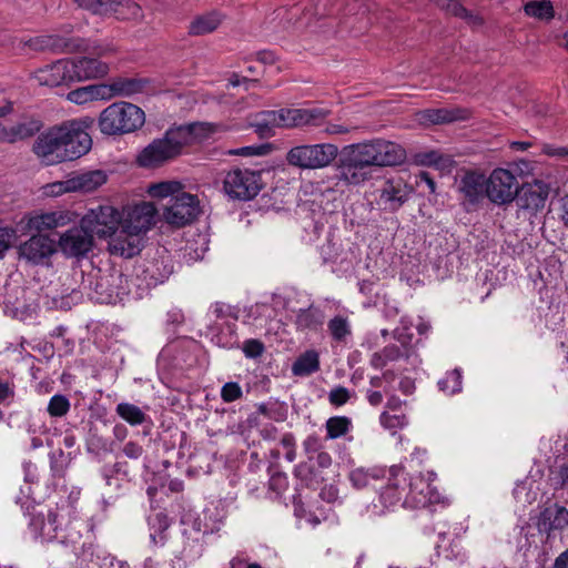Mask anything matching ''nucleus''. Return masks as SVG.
<instances>
[{"label": "nucleus", "mask_w": 568, "mask_h": 568, "mask_svg": "<svg viewBox=\"0 0 568 568\" xmlns=\"http://www.w3.org/2000/svg\"><path fill=\"white\" fill-rule=\"evenodd\" d=\"M323 500L334 503L338 499V489L333 485L324 486L320 493Z\"/></svg>", "instance_id": "obj_62"}, {"label": "nucleus", "mask_w": 568, "mask_h": 568, "mask_svg": "<svg viewBox=\"0 0 568 568\" xmlns=\"http://www.w3.org/2000/svg\"><path fill=\"white\" fill-rule=\"evenodd\" d=\"M222 20V16L216 11L197 16L190 23L189 33L192 36H204L211 33L219 28Z\"/></svg>", "instance_id": "obj_33"}, {"label": "nucleus", "mask_w": 568, "mask_h": 568, "mask_svg": "<svg viewBox=\"0 0 568 568\" xmlns=\"http://www.w3.org/2000/svg\"><path fill=\"white\" fill-rule=\"evenodd\" d=\"M81 8L90 10L94 14L106 16L108 14V6L109 0H73Z\"/></svg>", "instance_id": "obj_50"}, {"label": "nucleus", "mask_w": 568, "mask_h": 568, "mask_svg": "<svg viewBox=\"0 0 568 568\" xmlns=\"http://www.w3.org/2000/svg\"><path fill=\"white\" fill-rule=\"evenodd\" d=\"M71 404L67 396L62 394L53 395L47 407V412L51 417L58 418L63 417L70 410Z\"/></svg>", "instance_id": "obj_45"}, {"label": "nucleus", "mask_w": 568, "mask_h": 568, "mask_svg": "<svg viewBox=\"0 0 568 568\" xmlns=\"http://www.w3.org/2000/svg\"><path fill=\"white\" fill-rule=\"evenodd\" d=\"M337 155L338 148L333 143L301 144L288 150L286 161L302 170H320L329 166Z\"/></svg>", "instance_id": "obj_6"}, {"label": "nucleus", "mask_w": 568, "mask_h": 568, "mask_svg": "<svg viewBox=\"0 0 568 568\" xmlns=\"http://www.w3.org/2000/svg\"><path fill=\"white\" fill-rule=\"evenodd\" d=\"M77 215L69 210H55L49 212L34 213L28 219L29 230L43 232L57 227L67 226L73 223Z\"/></svg>", "instance_id": "obj_20"}, {"label": "nucleus", "mask_w": 568, "mask_h": 568, "mask_svg": "<svg viewBox=\"0 0 568 568\" xmlns=\"http://www.w3.org/2000/svg\"><path fill=\"white\" fill-rule=\"evenodd\" d=\"M242 349L246 357L256 358L263 354L264 345L261 341L252 338L244 342Z\"/></svg>", "instance_id": "obj_52"}, {"label": "nucleus", "mask_w": 568, "mask_h": 568, "mask_svg": "<svg viewBox=\"0 0 568 568\" xmlns=\"http://www.w3.org/2000/svg\"><path fill=\"white\" fill-rule=\"evenodd\" d=\"M64 133L68 134L63 144L64 152L60 159L73 161L90 151L92 139L80 122L70 121L64 123Z\"/></svg>", "instance_id": "obj_16"}, {"label": "nucleus", "mask_w": 568, "mask_h": 568, "mask_svg": "<svg viewBox=\"0 0 568 568\" xmlns=\"http://www.w3.org/2000/svg\"><path fill=\"white\" fill-rule=\"evenodd\" d=\"M12 234L13 231L11 229L0 227V258L3 257L4 253L10 247Z\"/></svg>", "instance_id": "obj_58"}, {"label": "nucleus", "mask_w": 568, "mask_h": 568, "mask_svg": "<svg viewBox=\"0 0 568 568\" xmlns=\"http://www.w3.org/2000/svg\"><path fill=\"white\" fill-rule=\"evenodd\" d=\"M387 483L381 487L379 501L384 508L403 506L408 488V474L400 466H392L386 470Z\"/></svg>", "instance_id": "obj_13"}, {"label": "nucleus", "mask_w": 568, "mask_h": 568, "mask_svg": "<svg viewBox=\"0 0 568 568\" xmlns=\"http://www.w3.org/2000/svg\"><path fill=\"white\" fill-rule=\"evenodd\" d=\"M55 251L57 242L43 234L31 236L19 247L20 255L34 264L50 257Z\"/></svg>", "instance_id": "obj_22"}, {"label": "nucleus", "mask_w": 568, "mask_h": 568, "mask_svg": "<svg viewBox=\"0 0 568 568\" xmlns=\"http://www.w3.org/2000/svg\"><path fill=\"white\" fill-rule=\"evenodd\" d=\"M71 69V59H60L38 69L33 73V78L40 85L50 88L69 85L74 83Z\"/></svg>", "instance_id": "obj_17"}, {"label": "nucleus", "mask_w": 568, "mask_h": 568, "mask_svg": "<svg viewBox=\"0 0 568 568\" xmlns=\"http://www.w3.org/2000/svg\"><path fill=\"white\" fill-rule=\"evenodd\" d=\"M190 130L184 126L166 131L162 139L150 143L138 156V163L144 168H154L180 154L187 143Z\"/></svg>", "instance_id": "obj_5"}, {"label": "nucleus", "mask_w": 568, "mask_h": 568, "mask_svg": "<svg viewBox=\"0 0 568 568\" xmlns=\"http://www.w3.org/2000/svg\"><path fill=\"white\" fill-rule=\"evenodd\" d=\"M410 195V189L400 180H387L381 191L378 205L388 212L398 211L406 203Z\"/></svg>", "instance_id": "obj_21"}, {"label": "nucleus", "mask_w": 568, "mask_h": 568, "mask_svg": "<svg viewBox=\"0 0 568 568\" xmlns=\"http://www.w3.org/2000/svg\"><path fill=\"white\" fill-rule=\"evenodd\" d=\"M320 354L315 349L302 353L292 365L294 376H310L320 369Z\"/></svg>", "instance_id": "obj_31"}, {"label": "nucleus", "mask_w": 568, "mask_h": 568, "mask_svg": "<svg viewBox=\"0 0 568 568\" xmlns=\"http://www.w3.org/2000/svg\"><path fill=\"white\" fill-rule=\"evenodd\" d=\"M184 189L183 184L179 181H162L159 183L150 184L146 189L148 194L151 197L174 199Z\"/></svg>", "instance_id": "obj_37"}, {"label": "nucleus", "mask_w": 568, "mask_h": 568, "mask_svg": "<svg viewBox=\"0 0 568 568\" xmlns=\"http://www.w3.org/2000/svg\"><path fill=\"white\" fill-rule=\"evenodd\" d=\"M329 111L323 109H296L284 108L280 110H272L262 112L260 119L255 123L256 131L264 134L271 132L274 128H297V126H318Z\"/></svg>", "instance_id": "obj_2"}, {"label": "nucleus", "mask_w": 568, "mask_h": 568, "mask_svg": "<svg viewBox=\"0 0 568 568\" xmlns=\"http://www.w3.org/2000/svg\"><path fill=\"white\" fill-rule=\"evenodd\" d=\"M223 190L232 200L250 201L262 190L261 174L248 169H233L224 176Z\"/></svg>", "instance_id": "obj_7"}, {"label": "nucleus", "mask_w": 568, "mask_h": 568, "mask_svg": "<svg viewBox=\"0 0 568 568\" xmlns=\"http://www.w3.org/2000/svg\"><path fill=\"white\" fill-rule=\"evenodd\" d=\"M416 183H417V185H419L422 183L426 184L429 193H432V194H434L436 192V183L428 172H425V171L420 172L416 176Z\"/></svg>", "instance_id": "obj_61"}, {"label": "nucleus", "mask_w": 568, "mask_h": 568, "mask_svg": "<svg viewBox=\"0 0 568 568\" xmlns=\"http://www.w3.org/2000/svg\"><path fill=\"white\" fill-rule=\"evenodd\" d=\"M41 126L42 123L36 119L23 120L10 128L0 124V142L16 143L31 138L40 131Z\"/></svg>", "instance_id": "obj_26"}, {"label": "nucleus", "mask_w": 568, "mask_h": 568, "mask_svg": "<svg viewBox=\"0 0 568 568\" xmlns=\"http://www.w3.org/2000/svg\"><path fill=\"white\" fill-rule=\"evenodd\" d=\"M486 189V178L484 174L470 171L466 172L459 182V192L470 202H478Z\"/></svg>", "instance_id": "obj_27"}, {"label": "nucleus", "mask_w": 568, "mask_h": 568, "mask_svg": "<svg viewBox=\"0 0 568 568\" xmlns=\"http://www.w3.org/2000/svg\"><path fill=\"white\" fill-rule=\"evenodd\" d=\"M558 217L568 229V194L562 195L558 200Z\"/></svg>", "instance_id": "obj_59"}, {"label": "nucleus", "mask_w": 568, "mask_h": 568, "mask_svg": "<svg viewBox=\"0 0 568 568\" xmlns=\"http://www.w3.org/2000/svg\"><path fill=\"white\" fill-rule=\"evenodd\" d=\"M14 397V384L0 381V404H4Z\"/></svg>", "instance_id": "obj_56"}, {"label": "nucleus", "mask_w": 568, "mask_h": 568, "mask_svg": "<svg viewBox=\"0 0 568 568\" xmlns=\"http://www.w3.org/2000/svg\"><path fill=\"white\" fill-rule=\"evenodd\" d=\"M381 424L384 428L392 432L403 428L407 425L408 420L403 412L385 410L379 416Z\"/></svg>", "instance_id": "obj_44"}, {"label": "nucleus", "mask_w": 568, "mask_h": 568, "mask_svg": "<svg viewBox=\"0 0 568 568\" xmlns=\"http://www.w3.org/2000/svg\"><path fill=\"white\" fill-rule=\"evenodd\" d=\"M123 283H126V278L119 273L101 276L94 286L97 301L105 304L121 302L129 293Z\"/></svg>", "instance_id": "obj_18"}, {"label": "nucleus", "mask_w": 568, "mask_h": 568, "mask_svg": "<svg viewBox=\"0 0 568 568\" xmlns=\"http://www.w3.org/2000/svg\"><path fill=\"white\" fill-rule=\"evenodd\" d=\"M524 11L528 17L538 20H551L555 16L552 3L549 0L528 1L524 6Z\"/></svg>", "instance_id": "obj_40"}, {"label": "nucleus", "mask_w": 568, "mask_h": 568, "mask_svg": "<svg viewBox=\"0 0 568 568\" xmlns=\"http://www.w3.org/2000/svg\"><path fill=\"white\" fill-rule=\"evenodd\" d=\"M351 398V392L344 386H336L328 393V402L335 407L345 405Z\"/></svg>", "instance_id": "obj_48"}, {"label": "nucleus", "mask_w": 568, "mask_h": 568, "mask_svg": "<svg viewBox=\"0 0 568 568\" xmlns=\"http://www.w3.org/2000/svg\"><path fill=\"white\" fill-rule=\"evenodd\" d=\"M345 150L356 158L367 170L371 166H393L403 163L406 151L399 144L373 139L345 146Z\"/></svg>", "instance_id": "obj_3"}, {"label": "nucleus", "mask_w": 568, "mask_h": 568, "mask_svg": "<svg viewBox=\"0 0 568 568\" xmlns=\"http://www.w3.org/2000/svg\"><path fill=\"white\" fill-rule=\"evenodd\" d=\"M64 124L50 129L38 136L33 145L34 153L45 165H52L65 162L67 159H60L64 152Z\"/></svg>", "instance_id": "obj_12"}, {"label": "nucleus", "mask_w": 568, "mask_h": 568, "mask_svg": "<svg viewBox=\"0 0 568 568\" xmlns=\"http://www.w3.org/2000/svg\"><path fill=\"white\" fill-rule=\"evenodd\" d=\"M230 568H263L258 562H248L245 558L235 556L230 562Z\"/></svg>", "instance_id": "obj_60"}, {"label": "nucleus", "mask_w": 568, "mask_h": 568, "mask_svg": "<svg viewBox=\"0 0 568 568\" xmlns=\"http://www.w3.org/2000/svg\"><path fill=\"white\" fill-rule=\"evenodd\" d=\"M405 355L403 349L395 344L387 345L371 357V365L376 369L384 368L387 364L396 362Z\"/></svg>", "instance_id": "obj_35"}, {"label": "nucleus", "mask_w": 568, "mask_h": 568, "mask_svg": "<svg viewBox=\"0 0 568 568\" xmlns=\"http://www.w3.org/2000/svg\"><path fill=\"white\" fill-rule=\"evenodd\" d=\"M28 43L34 50H49L55 53H84L85 55L82 58L71 59L74 82L105 77L110 68L100 58L114 51L109 44L83 38H65L59 34L38 36L30 39Z\"/></svg>", "instance_id": "obj_1"}, {"label": "nucleus", "mask_w": 568, "mask_h": 568, "mask_svg": "<svg viewBox=\"0 0 568 568\" xmlns=\"http://www.w3.org/2000/svg\"><path fill=\"white\" fill-rule=\"evenodd\" d=\"M243 392L239 383L229 382L225 383L221 388V398L225 403H232L242 397Z\"/></svg>", "instance_id": "obj_49"}, {"label": "nucleus", "mask_w": 568, "mask_h": 568, "mask_svg": "<svg viewBox=\"0 0 568 568\" xmlns=\"http://www.w3.org/2000/svg\"><path fill=\"white\" fill-rule=\"evenodd\" d=\"M447 11L455 17H459L466 19L468 17V11L465 7H463L459 2L453 1L447 6Z\"/></svg>", "instance_id": "obj_63"}, {"label": "nucleus", "mask_w": 568, "mask_h": 568, "mask_svg": "<svg viewBox=\"0 0 568 568\" xmlns=\"http://www.w3.org/2000/svg\"><path fill=\"white\" fill-rule=\"evenodd\" d=\"M143 452V447L135 442H128L123 447L124 455L130 459L140 458Z\"/></svg>", "instance_id": "obj_57"}, {"label": "nucleus", "mask_w": 568, "mask_h": 568, "mask_svg": "<svg viewBox=\"0 0 568 568\" xmlns=\"http://www.w3.org/2000/svg\"><path fill=\"white\" fill-rule=\"evenodd\" d=\"M116 414L131 426H139L146 420L145 413L131 403H120L115 408Z\"/></svg>", "instance_id": "obj_41"}, {"label": "nucleus", "mask_w": 568, "mask_h": 568, "mask_svg": "<svg viewBox=\"0 0 568 568\" xmlns=\"http://www.w3.org/2000/svg\"><path fill=\"white\" fill-rule=\"evenodd\" d=\"M153 526H156L160 532V545H164L166 540V536L164 531L170 527V520L166 514L158 513L151 519Z\"/></svg>", "instance_id": "obj_54"}, {"label": "nucleus", "mask_w": 568, "mask_h": 568, "mask_svg": "<svg viewBox=\"0 0 568 568\" xmlns=\"http://www.w3.org/2000/svg\"><path fill=\"white\" fill-rule=\"evenodd\" d=\"M29 515V528L36 538H41L45 541L57 538L59 529L57 513L50 510L44 516L42 513L32 511Z\"/></svg>", "instance_id": "obj_23"}, {"label": "nucleus", "mask_w": 568, "mask_h": 568, "mask_svg": "<svg viewBox=\"0 0 568 568\" xmlns=\"http://www.w3.org/2000/svg\"><path fill=\"white\" fill-rule=\"evenodd\" d=\"M158 210L152 202H139L126 205L120 212V227L123 233L143 236L153 227Z\"/></svg>", "instance_id": "obj_9"}, {"label": "nucleus", "mask_w": 568, "mask_h": 568, "mask_svg": "<svg viewBox=\"0 0 568 568\" xmlns=\"http://www.w3.org/2000/svg\"><path fill=\"white\" fill-rule=\"evenodd\" d=\"M115 97H131L140 93L145 88L148 81L138 78H116L113 81Z\"/></svg>", "instance_id": "obj_36"}, {"label": "nucleus", "mask_w": 568, "mask_h": 568, "mask_svg": "<svg viewBox=\"0 0 568 568\" xmlns=\"http://www.w3.org/2000/svg\"><path fill=\"white\" fill-rule=\"evenodd\" d=\"M386 477V469L373 468H356L351 471L349 480L356 488H364L374 485L375 481Z\"/></svg>", "instance_id": "obj_34"}, {"label": "nucleus", "mask_w": 568, "mask_h": 568, "mask_svg": "<svg viewBox=\"0 0 568 568\" xmlns=\"http://www.w3.org/2000/svg\"><path fill=\"white\" fill-rule=\"evenodd\" d=\"M105 181V173L97 170L70 178L69 185L73 189V192H92L104 184Z\"/></svg>", "instance_id": "obj_29"}, {"label": "nucleus", "mask_w": 568, "mask_h": 568, "mask_svg": "<svg viewBox=\"0 0 568 568\" xmlns=\"http://www.w3.org/2000/svg\"><path fill=\"white\" fill-rule=\"evenodd\" d=\"M92 93V101L97 100H111L115 98V92L113 89V82L111 83H102V84H92L90 85Z\"/></svg>", "instance_id": "obj_47"}, {"label": "nucleus", "mask_w": 568, "mask_h": 568, "mask_svg": "<svg viewBox=\"0 0 568 568\" xmlns=\"http://www.w3.org/2000/svg\"><path fill=\"white\" fill-rule=\"evenodd\" d=\"M327 327L331 336L336 342H345L352 333L347 318L339 315L329 320Z\"/></svg>", "instance_id": "obj_43"}, {"label": "nucleus", "mask_w": 568, "mask_h": 568, "mask_svg": "<svg viewBox=\"0 0 568 568\" xmlns=\"http://www.w3.org/2000/svg\"><path fill=\"white\" fill-rule=\"evenodd\" d=\"M173 272V265L169 257H161L153 261L145 270L149 274L152 284L156 285L163 283Z\"/></svg>", "instance_id": "obj_39"}, {"label": "nucleus", "mask_w": 568, "mask_h": 568, "mask_svg": "<svg viewBox=\"0 0 568 568\" xmlns=\"http://www.w3.org/2000/svg\"><path fill=\"white\" fill-rule=\"evenodd\" d=\"M143 239V236L138 234L123 233V230H120L119 234L113 236L109 242V251L113 255L126 258L133 257L141 252Z\"/></svg>", "instance_id": "obj_24"}, {"label": "nucleus", "mask_w": 568, "mask_h": 568, "mask_svg": "<svg viewBox=\"0 0 568 568\" xmlns=\"http://www.w3.org/2000/svg\"><path fill=\"white\" fill-rule=\"evenodd\" d=\"M517 205L519 209L536 214L545 207L548 199V190L540 183L527 185L521 189L517 195Z\"/></svg>", "instance_id": "obj_25"}, {"label": "nucleus", "mask_w": 568, "mask_h": 568, "mask_svg": "<svg viewBox=\"0 0 568 568\" xmlns=\"http://www.w3.org/2000/svg\"><path fill=\"white\" fill-rule=\"evenodd\" d=\"M444 504L439 493L425 479L422 474L408 475V488L403 507L417 509L430 505Z\"/></svg>", "instance_id": "obj_15"}, {"label": "nucleus", "mask_w": 568, "mask_h": 568, "mask_svg": "<svg viewBox=\"0 0 568 568\" xmlns=\"http://www.w3.org/2000/svg\"><path fill=\"white\" fill-rule=\"evenodd\" d=\"M353 427L352 419L347 416H333L325 423L326 439H337L345 436Z\"/></svg>", "instance_id": "obj_38"}, {"label": "nucleus", "mask_w": 568, "mask_h": 568, "mask_svg": "<svg viewBox=\"0 0 568 568\" xmlns=\"http://www.w3.org/2000/svg\"><path fill=\"white\" fill-rule=\"evenodd\" d=\"M106 16H113L119 20L139 21L143 18L142 8L132 0H109Z\"/></svg>", "instance_id": "obj_28"}, {"label": "nucleus", "mask_w": 568, "mask_h": 568, "mask_svg": "<svg viewBox=\"0 0 568 568\" xmlns=\"http://www.w3.org/2000/svg\"><path fill=\"white\" fill-rule=\"evenodd\" d=\"M303 448L306 454L318 453L322 448V442L317 435H310L304 439Z\"/></svg>", "instance_id": "obj_55"}, {"label": "nucleus", "mask_w": 568, "mask_h": 568, "mask_svg": "<svg viewBox=\"0 0 568 568\" xmlns=\"http://www.w3.org/2000/svg\"><path fill=\"white\" fill-rule=\"evenodd\" d=\"M518 190V180L509 170L497 168L486 179L485 193L495 204L511 203L517 197Z\"/></svg>", "instance_id": "obj_10"}, {"label": "nucleus", "mask_w": 568, "mask_h": 568, "mask_svg": "<svg viewBox=\"0 0 568 568\" xmlns=\"http://www.w3.org/2000/svg\"><path fill=\"white\" fill-rule=\"evenodd\" d=\"M67 99L75 104H85L92 102V93L90 85L78 88L68 93Z\"/></svg>", "instance_id": "obj_51"}, {"label": "nucleus", "mask_w": 568, "mask_h": 568, "mask_svg": "<svg viewBox=\"0 0 568 568\" xmlns=\"http://www.w3.org/2000/svg\"><path fill=\"white\" fill-rule=\"evenodd\" d=\"M295 513L297 516L305 518L307 523H310L313 526L318 525L322 519L318 516L313 515L312 513L305 511L302 506L296 505L295 506Z\"/></svg>", "instance_id": "obj_64"}, {"label": "nucleus", "mask_w": 568, "mask_h": 568, "mask_svg": "<svg viewBox=\"0 0 568 568\" xmlns=\"http://www.w3.org/2000/svg\"><path fill=\"white\" fill-rule=\"evenodd\" d=\"M70 179L65 181H59L44 186V193L51 196H59L68 192H73V189L69 185Z\"/></svg>", "instance_id": "obj_53"}, {"label": "nucleus", "mask_w": 568, "mask_h": 568, "mask_svg": "<svg viewBox=\"0 0 568 568\" xmlns=\"http://www.w3.org/2000/svg\"><path fill=\"white\" fill-rule=\"evenodd\" d=\"M81 222L92 235L105 239L115 235L120 227L121 217L115 207L99 205L82 216Z\"/></svg>", "instance_id": "obj_11"}, {"label": "nucleus", "mask_w": 568, "mask_h": 568, "mask_svg": "<svg viewBox=\"0 0 568 568\" xmlns=\"http://www.w3.org/2000/svg\"><path fill=\"white\" fill-rule=\"evenodd\" d=\"M94 245V237L80 221L79 226H73L63 232L57 243V247L67 257L81 258L89 254Z\"/></svg>", "instance_id": "obj_14"}, {"label": "nucleus", "mask_w": 568, "mask_h": 568, "mask_svg": "<svg viewBox=\"0 0 568 568\" xmlns=\"http://www.w3.org/2000/svg\"><path fill=\"white\" fill-rule=\"evenodd\" d=\"M145 122L144 111L138 105L119 101L99 115L98 125L104 135H123L139 130Z\"/></svg>", "instance_id": "obj_4"}, {"label": "nucleus", "mask_w": 568, "mask_h": 568, "mask_svg": "<svg viewBox=\"0 0 568 568\" xmlns=\"http://www.w3.org/2000/svg\"><path fill=\"white\" fill-rule=\"evenodd\" d=\"M544 517L549 520V529H564L568 526V510L565 507L557 506L554 513L547 510Z\"/></svg>", "instance_id": "obj_46"}, {"label": "nucleus", "mask_w": 568, "mask_h": 568, "mask_svg": "<svg viewBox=\"0 0 568 568\" xmlns=\"http://www.w3.org/2000/svg\"><path fill=\"white\" fill-rule=\"evenodd\" d=\"M371 176V171L344 149L337 166L338 181L345 185L357 186L369 180Z\"/></svg>", "instance_id": "obj_19"}, {"label": "nucleus", "mask_w": 568, "mask_h": 568, "mask_svg": "<svg viewBox=\"0 0 568 568\" xmlns=\"http://www.w3.org/2000/svg\"><path fill=\"white\" fill-rule=\"evenodd\" d=\"M462 372L455 368L439 379L438 387L443 393L454 395L462 389Z\"/></svg>", "instance_id": "obj_42"}, {"label": "nucleus", "mask_w": 568, "mask_h": 568, "mask_svg": "<svg viewBox=\"0 0 568 568\" xmlns=\"http://www.w3.org/2000/svg\"><path fill=\"white\" fill-rule=\"evenodd\" d=\"M201 214V205L197 195L189 192H180L163 209V220L171 226L184 227L193 223Z\"/></svg>", "instance_id": "obj_8"}, {"label": "nucleus", "mask_w": 568, "mask_h": 568, "mask_svg": "<svg viewBox=\"0 0 568 568\" xmlns=\"http://www.w3.org/2000/svg\"><path fill=\"white\" fill-rule=\"evenodd\" d=\"M467 119V111L454 109H427L422 112V120L432 124H444Z\"/></svg>", "instance_id": "obj_30"}, {"label": "nucleus", "mask_w": 568, "mask_h": 568, "mask_svg": "<svg viewBox=\"0 0 568 568\" xmlns=\"http://www.w3.org/2000/svg\"><path fill=\"white\" fill-rule=\"evenodd\" d=\"M324 322V314L314 305L307 308L298 310L296 314L295 325L298 331H316Z\"/></svg>", "instance_id": "obj_32"}]
</instances>
